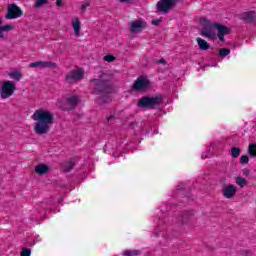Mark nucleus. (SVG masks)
<instances>
[{"label": "nucleus", "mask_w": 256, "mask_h": 256, "mask_svg": "<svg viewBox=\"0 0 256 256\" xmlns=\"http://www.w3.org/2000/svg\"><path fill=\"white\" fill-rule=\"evenodd\" d=\"M83 77H85V70L83 68H77L66 74L65 81L68 85H75V83L83 81Z\"/></svg>", "instance_id": "nucleus-4"}, {"label": "nucleus", "mask_w": 256, "mask_h": 256, "mask_svg": "<svg viewBox=\"0 0 256 256\" xmlns=\"http://www.w3.org/2000/svg\"><path fill=\"white\" fill-rule=\"evenodd\" d=\"M248 153L250 157H256V143L249 144Z\"/></svg>", "instance_id": "nucleus-23"}, {"label": "nucleus", "mask_w": 256, "mask_h": 256, "mask_svg": "<svg viewBox=\"0 0 256 256\" xmlns=\"http://www.w3.org/2000/svg\"><path fill=\"white\" fill-rule=\"evenodd\" d=\"M119 3H133V0H117Z\"/></svg>", "instance_id": "nucleus-37"}, {"label": "nucleus", "mask_w": 256, "mask_h": 256, "mask_svg": "<svg viewBox=\"0 0 256 256\" xmlns=\"http://www.w3.org/2000/svg\"><path fill=\"white\" fill-rule=\"evenodd\" d=\"M161 103H163V95L161 94L152 97L144 96L138 100V107L140 109H159Z\"/></svg>", "instance_id": "nucleus-3"}, {"label": "nucleus", "mask_w": 256, "mask_h": 256, "mask_svg": "<svg viewBox=\"0 0 256 256\" xmlns=\"http://www.w3.org/2000/svg\"><path fill=\"white\" fill-rule=\"evenodd\" d=\"M123 256H139L141 255V251L139 250H125L122 252Z\"/></svg>", "instance_id": "nucleus-22"}, {"label": "nucleus", "mask_w": 256, "mask_h": 256, "mask_svg": "<svg viewBox=\"0 0 256 256\" xmlns=\"http://www.w3.org/2000/svg\"><path fill=\"white\" fill-rule=\"evenodd\" d=\"M104 61H107V63H113V61H115V56L109 54V55H106L104 56Z\"/></svg>", "instance_id": "nucleus-31"}, {"label": "nucleus", "mask_w": 256, "mask_h": 256, "mask_svg": "<svg viewBox=\"0 0 256 256\" xmlns=\"http://www.w3.org/2000/svg\"><path fill=\"white\" fill-rule=\"evenodd\" d=\"M49 0H36L34 6L36 8H39V7H43V5H46V3L48 2Z\"/></svg>", "instance_id": "nucleus-29"}, {"label": "nucleus", "mask_w": 256, "mask_h": 256, "mask_svg": "<svg viewBox=\"0 0 256 256\" xmlns=\"http://www.w3.org/2000/svg\"><path fill=\"white\" fill-rule=\"evenodd\" d=\"M218 39H220V41L223 43V41H225V35L224 34H217Z\"/></svg>", "instance_id": "nucleus-35"}, {"label": "nucleus", "mask_w": 256, "mask_h": 256, "mask_svg": "<svg viewBox=\"0 0 256 256\" xmlns=\"http://www.w3.org/2000/svg\"><path fill=\"white\" fill-rule=\"evenodd\" d=\"M241 255L242 256H249V255H251V251L250 250H244V251L241 252Z\"/></svg>", "instance_id": "nucleus-33"}, {"label": "nucleus", "mask_w": 256, "mask_h": 256, "mask_svg": "<svg viewBox=\"0 0 256 256\" xmlns=\"http://www.w3.org/2000/svg\"><path fill=\"white\" fill-rule=\"evenodd\" d=\"M21 256H31V250L28 248H23L22 251L20 252Z\"/></svg>", "instance_id": "nucleus-32"}, {"label": "nucleus", "mask_w": 256, "mask_h": 256, "mask_svg": "<svg viewBox=\"0 0 256 256\" xmlns=\"http://www.w3.org/2000/svg\"><path fill=\"white\" fill-rule=\"evenodd\" d=\"M19 17H23V10L17 4H11L7 8V13L5 15V19H19Z\"/></svg>", "instance_id": "nucleus-7"}, {"label": "nucleus", "mask_w": 256, "mask_h": 256, "mask_svg": "<svg viewBox=\"0 0 256 256\" xmlns=\"http://www.w3.org/2000/svg\"><path fill=\"white\" fill-rule=\"evenodd\" d=\"M222 193L225 199H233L237 193V187H235L233 184H230L222 189Z\"/></svg>", "instance_id": "nucleus-12"}, {"label": "nucleus", "mask_w": 256, "mask_h": 256, "mask_svg": "<svg viewBox=\"0 0 256 256\" xmlns=\"http://www.w3.org/2000/svg\"><path fill=\"white\" fill-rule=\"evenodd\" d=\"M149 87V80H145L144 78H137L134 82L132 89L133 91H143Z\"/></svg>", "instance_id": "nucleus-11"}, {"label": "nucleus", "mask_w": 256, "mask_h": 256, "mask_svg": "<svg viewBox=\"0 0 256 256\" xmlns=\"http://www.w3.org/2000/svg\"><path fill=\"white\" fill-rule=\"evenodd\" d=\"M30 69H35L39 67L40 69H55L57 63L53 61H37L29 64Z\"/></svg>", "instance_id": "nucleus-10"}, {"label": "nucleus", "mask_w": 256, "mask_h": 256, "mask_svg": "<svg viewBox=\"0 0 256 256\" xmlns=\"http://www.w3.org/2000/svg\"><path fill=\"white\" fill-rule=\"evenodd\" d=\"M10 79H14V81H21L23 79V73L19 71H13L9 73Z\"/></svg>", "instance_id": "nucleus-21"}, {"label": "nucleus", "mask_w": 256, "mask_h": 256, "mask_svg": "<svg viewBox=\"0 0 256 256\" xmlns=\"http://www.w3.org/2000/svg\"><path fill=\"white\" fill-rule=\"evenodd\" d=\"M57 7H63V0H56Z\"/></svg>", "instance_id": "nucleus-36"}, {"label": "nucleus", "mask_w": 256, "mask_h": 256, "mask_svg": "<svg viewBox=\"0 0 256 256\" xmlns=\"http://www.w3.org/2000/svg\"><path fill=\"white\" fill-rule=\"evenodd\" d=\"M231 154L233 159H237L241 155V149L239 147H232Z\"/></svg>", "instance_id": "nucleus-24"}, {"label": "nucleus", "mask_w": 256, "mask_h": 256, "mask_svg": "<svg viewBox=\"0 0 256 256\" xmlns=\"http://www.w3.org/2000/svg\"><path fill=\"white\" fill-rule=\"evenodd\" d=\"M159 23H161V20L159 19H155V20H152V25L156 26L159 25Z\"/></svg>", "instance_id": "nucleus-34"}, {"label": "nucleus", "mask_w": 256, "mask_h": 256, "mask_svg": "<svg viewBox=\"0 0 256 256\" xmlns=\"http://www.w3.org/2000/svg\"><path fill=\"white\" fill-rule=\"evenodd\" d=\"M144 29H147V22H145V20L138 19L131 22V33H143Z\"/></svg>", "instance_id": "nucleus-9"}, {"label": "nucleus", "mask_w": 256, "mask_h": 256, "mask_svg": "<svg viewBox=\"0 0 256 256\" xmlns=\"http://www.w3.org/2000/svg\"><path fill=\"white\" fill-rule=\"evenodd\" d=\"M89 85L95 95H101V97L97 99L98 105L111 103V96L109 95L113 93V86L109 80L92 79Z\"/></svg>", "instance_id": "nucleus-2"}, {"label": "nucleus", "mask_w": 256, "mask_h": 256, "mask_svg": "<svg viewBox=\"0 0 256 256\" xmlns=\"http://www.w3.org/2000/svg\"><path fill=\"white\" fill-rule=\"evenodd\" d=\"M31 119L36 121L34 125L36 135H47L49 129H51V125H53L55 115L49 110L40 108L33 113Z\"/></svg>", "instance_id": "nucleus-1"}, {"label": "nucleus", "mask_w": 256, "mask_h": 256, "mask_svg": "<svg viewBox=\"0 0 256 256\" xmlns=\"http://www.w3.org/2000/svg\"><path fill=\"white\" fill-rule=\"evenodd\" d=\"M214 28L218 31V35H229V33H231L229 27L220 23H214Z\"/></svg>", "instance_id": "nucleus-15"}, {"label": "nucleus", "mask_w": 256, "mask_h": 256, "mask_svg": "<svg viewBox=\"0 0 256 256\" xmlns=\"http://www.w3.org/2000/svg\"><path fill=\"white\" fill-rule=\"evenodd\" d=\"M176 3H177L176 0H160L157 2L156 7H157V10L160 11L161 13H167V11L175 7Z\"/></svg>", "instance_id": "nucleus-8"}, {"label": "nucleus", "mask_w": 256, "mask_h": 256, "mask_svg": "<svg viewBox=\"0 0 256 256\" xmlns=\"http://www.w3.org/2000/svg\"><path fill=\"white\" fill-rule=\"evenodd\" d=\"M111 119H115V116L114 115H110L108 118H107V122L109 123L111 121Z\"/></svg>", "instance_id": "nucleus-40"}, {"label": "nucleus", "mask_w": 256, "mask_h": 256, "mask_svg": "<svg viewBox=\"0 0 256 256\" xmlns=\"http://www.w3.org/2000/svg\"><path fill=\"white\" fill-rule=\"evenodd\" d=\"M191 215H193V211L185 212L182 215V223H187V219H189V217H191Z\"/></svg>", "instance_id": "nucleus-28"}, {"label": "nucleus", "mask_w": 256, "mask_h": 256, "mask_svg": "<svg viewBox=\"0 0 256 256\" xmlns=\"http://www.w3.org/2000/svg\"><path fill=\"white\" fill-rule=\"evenodd\" d=\"M158 64L167 65V61H165V59L162 58L158 60Z\"/></svg>", "instance_id": "nucleus-38"}, {"label": "nucleus", "mask_w": 256, "mask_h": 256, "mask_svg": "<svg viewBox=\"0 0 256 256\" xmlns=\"http://www.w3.org/2000/svg\"><path fill=\"white\" fill-rule=\"evenodd\" d=\"M231 54V50H229V48H221L219 50V56L220 57H227V55Z\"/></svg>", "instance_id": "nucleus-26"}, {"label": "nucleus", "mask_w": 256, "mask_h": 256, "mask_svg": "<svg viewBox=\"0 0 256 256\" xmlns=\"http://www.w3.org/2000/svg\"><path fill=\"white\" fill-rule=\"evenodd\" d=\"M88 7H91V1L90 0H86L85 2L82 3V5L80 7L82 13H85L87 11Z\"/></svg>", "instance_id": "nucleus-27"}, {"label": "nucleus", "mask_w": 256, "mask_h": 256, "mask_svg": "<svg viewBox=\"0 0 256 256\" xmlns=\"http://www.w3.org/2000/svg\"><path fill=\"white\" fill-rule=\"evenodd\" d=\"M243 21H246V23H255L256 14L255 11H248L244 12L242 14Z\"/></svg>", "instance_id": "nucleus-16"}, {"label": "nucleus", "mask_w": 256, "mask_h": 256, "mask_svg": "<svg viewBox=\"0 0 256 256\" xmlns=\"http://www.w3.org/2000/svg\"><path fill=\"white\" fill-rule=\"evenodd\" d=\"M240 163H241V165H247V163H249V156L242 155L240 157Z\"/></svg>", "instance_id": "nucleus-30"}, {"label": "nucleus", "mask_w": 256, "mask_h": 256, "mask_svg": "<svg viewBox=\"0 0 256 256\" xmlns=\"http://www.w3.org/2000/svg\"><path fill=\"white\" fill-rule=\"evenodd\" d=\"M205 26L201 31L202 37H207L208 39H215L217 34L215 33V24H212L208 19H204Z\"/></svg>", "instance_id": "nucleus-6"}, {"label": "nucleus", "mask_w": 256, "mask_h": 256, "mask_svg": "<svg viewBox=\"0 0 256 256\" xmlns=\"http://www.w3.org/2000/svg\"><path fill=\"white\" fill-rule=\"evenodd\" d=\"M196 41H197L198 47H199V49H201V51H207V49H209V47H211L209 45V42H207V40H205L203 38H196Z\"/></svg>", "instance_id": "nucleus-19"}, {"label": "nucleus", "mask_w": 256, "mask_h": 256, "mask_svg": "<svg viewBox=\"0 0 256 256\" xmlns=\"http://www.w3.org/2000/svg\"><path fill=\"white\" fill-rule=\"evenodd\" d=\"M72 29H74V35L76 37H79V35H81V21L79 20V18H75L72 21Z\"/></svg>", "instance_id": "nucleus-17"}, {"label": "nucleus", "mask_w": 256, "mask_h": 256, "mask_svg": "<svg viewBox=\"0 0 256 256\" xmlns=\"http://www.w3.org/2000/svg\"><path fill=\"white\" fill-rule=\"evenodd\" d=\"M16 89L15 82L10 80L4 81L0 90L1 99H9L15 93Z\"/></svg>", "instance_id": "nucleus-5"}, {"label": "nucleus", "mask_w": 256, "mask_h": 256, "mask_svg": "<svg viewBox=\"0 0 256 256\" xmlns=\"http://www.w3.org/2000/svg\"><path fill=\"white\" fill-rule=\"evenodd\" d=\"M249 173H250L249 170H244V171H243V175H244L245 177H248Z\"/></svg>", "instance_id": "nucleus-39"}, {"label": "nucleus", "mask_w": 256, "mask_h": 256, "mask_svg": "<svg viewBox=\"0 0 256 256\" xmlns=\"http://www.w3.org/2000/svg\"><path fill=\"white\" fill-rule=\"evenodd\" d=\"M74 167H75V162L74 161H68V162H65L63 164L62 169L66 173H71V171H73Z\"/></svg>", "instance_id": "nucleus-20"}, {"label": "nucleus", "mask_w": 256, "mask_h": 256, "mask_svg": "<svg viewBox=\"0 0 256 256\" xmlns=\"http://www.w3.org/2000/svg\"><path fill=\"white\" fill-rule=\"evenodd\" d=\"M35 171L38 175H46V173H49V166L45 164H38L35 167Z\"/></svg>", "instance_id": "nucleus-18"}, {"label": "nucleus", "mask_w": 256, "mask_h": 256, "mask_svg": "<svg viewBox=\"0 0 256 256\" xmlns=\"http://www.w3.org/2000/svg\"><path fill=\"white\" fill-rule=\"evenodd\" d=\"M66 105L68 106V109L70 111H73L79 105V96L72 95L68 98H66Z\"/></svg>", "instance_id": "nucleus-14"}, {"label": "nucleus", "mask_w": 256, "mask_h": 256, "mask_svg": "<svg viewBox=\"0 0 256 256\" xmlns=\"http://www.w3.org/2000/svg\"><path fill=\"white\" fill-rule=\"evenodd\" d=\"M14 26L12 24H7L3 26V19L0 18V39H7V35L5 33H9V31H13Z\"/></svg>", "instance_id": "nucleus-13"}, {"label": "nucleus", "mask_w": 256, "mask_h": 256, "mask_svg": "<svg viewBox=\"0 0 256 256\" xmlns=\"http://www.w3.org/2000/svg\"><path fill=\"white\" fill-rule=\"evenodd\" d=\"M236 184L239 187L243 188V187H245V185H247V180L243 177H238V178H236Z\"/></svg>", "instance_id": "nucleus-25"}]
</instances>
